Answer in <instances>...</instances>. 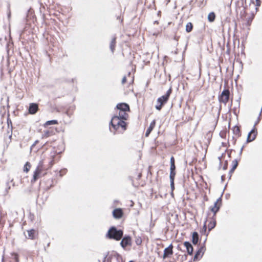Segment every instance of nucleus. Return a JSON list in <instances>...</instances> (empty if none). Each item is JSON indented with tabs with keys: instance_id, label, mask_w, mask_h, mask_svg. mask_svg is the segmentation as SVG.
Listing matches in <instances>:
<instances>
[{
	"instance_id": "1",
	"label": "nucleus",
	"mask_w": 262,
	"mask_h": 262,
	"mask_svg": "<svg viewBox=\"0 0 262 262\" xmlns=\"http://www.w3.org/2000/svg\"><path fill=\"white\" fill-rule=\"evenodd\" d=\"M110 124L114 130V134H116V132L122 133L126 129V124L125 121L119 119L117 116H114L112 118Z\"/></svg>"
},
{
	"instance_id": "2",
	"label": "nucleus",
	"mask_w": 262,
	"mask_h": 262,
	"mask_svg": "<svg viewBox=\"0 0 262 262\" xmlns=\"http://www.w3.org/2000/svg\"><path fill=\"white\" fill-rule=\"evenodd\" d=\"M123 235V232L122 230H117L115 227H112L108 231L106 236L110 239L119 241L122 238Z\"/></svg>"
},
{
	"instance_id": "3",
	"label": "nucleus",
	"mask_w": 262,
	"mask_h": 262,
	"mask_svg": "<svg viewBox=\"0 0 262 262\" xmlns=\"http://www.w3.org/2000/svg\"><path fill=\"white\" fill-rule=\"evenodd\" d=\"M171 89L170 88L167 92L165 95L159 97L157 101V104L156 105V108L158 110H161L162 106L166 103L171 93Z\"/></svg>"
},
{
	"instance_id": "4",
	"label": "nucleus",
	"mask_w": 262,
	"mask_h": 262,
	"mask_svg": "<svg viewBox=\"0 0 262 262\" xmlns=\"http://www.w3.org/2000/svg\"><path fill=\"white\" fill-rule=\"evenodd\" d=\"M230 92L229 90H224L219 97L220 102L226 104L229 99Z\"/></svg>"
},
{
	"instance_id": "5",
	"label": "nucleus",
	"mask_w": 262,
	"mask_h": 262,
	"mask_svg": "<svg viewBox=\"0 0 262 262\" xmlns=\"http://www.w3.org/2000/svg\"><path fill=\"white\" fill-rule=\"evenodd\" d=\"M42 169V162H40L38 165L36 167L35 171L34 172V174L33 176V179L31 181V182H35L37 179L39 178L40 174L41 173Z\"/></svg>"
},
{
	"instance_id": "6",
	"label": "nucleus",
	"mask_w": 262,
	"mask_h": 262,
	"mask_svg": "<svg viewBox=\"0 0 262 262\" xmlns=\"http://www.w3.org/2000/svg\"><path fill=\"white\" fill-rule=\"evenodd\" d=\"M205 250L206 248L204 246H201L195 254L193 260L194 261L199 260L202 257Z\"/></svg>"
},
{
	"instance_id": "7",
	"label": "nucleus",
	"mask_w": 262,
	"mask_h": 262,
	"mask_svg": "<svg viewBox=\"0 0 262 262\" xmlns=\"http://www.w3.org/2000/svg\"><path fill=\"white\" fill-rule=\"evenodd\" d=\"M131 245L132 239L129 236L124 237L120 242V245L123 249H125L128 246H131Z\"/></svg>"
},
{
	"instance_id": "8",
	"label": "nucleus",
	"mask_w": 262,
	"mask_h": 262,
	"mask_svg": "<svg viewBox=\"0 0 262 262\" xmlns=\"http://www.w3.org/2000/svg\"><path fill=\"white\" fill-rule=\"evenodd\" d=\"M257 132L255 129V128H253L249 133L247 141L248 142H251L253 141L256 136Z\"/></svg>"
},
{
	"instance_id": "9",
	"label": "nucleus",
	"mask_w": 262,
	"mask_h": 262,
	"mask_svg": "<svg viewBox=\"0 0 262 262\" xmlns=\"http://www.w3.org/2000/svg\"><path fill=\"white\" fill-rule=\"evenodd\" d=\"M173 246L172 244H170L168 247L165 248L164 250V254L163 255V258L164 259L166 257H168L169 255L172 254Z\"/></svg>"
},
{
	"instance_id": "10",
	"label": "nucleus",
	"mask_w": 262,
	"mask_h": 262,
	"mask_svg": "<svg viewBox=\"0 0 262 262\" xmlns=\"http://www.w3.org/2000/svg\"><path fill=\"white\" fill-rule=\"evenodd\" d=\"M38 109L37 104L34 103H30L29 107V113L30 114H35L37 112Z\"/></svg>"
},
{
	"instance_id": "11",
	"label": "nucleus",
	"mask_w": 262,
	"mask_h": 262,
	"mask_svg": "<svg viewBox=\"0 0 262 262\" xmlns=\"http://www.w3.org/2000/svg\"><path fill=\"white\" fill-rule=\"evenodd\" d=\"M116 107L119 111L127 112L129 110V105L125 103H119Z\"/></svg>"
},
{
	"instance_id": "12",
	"label": "nucleus",
	"mask_w": 262,
	"mask_h": 262,
	"mask_svg": "<svg viewBox=\"0 0 262 262\" xmlns=\"http://www.w3.org/2000/svg\"><path fill=\"white\" fill-rule=\"evenodd\" d=\"M113 214L115 219H120L122 216L123 212L121 209L117 208L114 210Z\"/></svg>"
},
{
	"instance_id": "13",
	"label": "nucleus",
	"mask_w": 262,
	"mask_h": 262,
	"mask_svg": "<svg viewBox=\"0 0 262 262\" xmlns=\"http://www.w3.org/2000/svg\"><path fill=\"white\" fill-rule=\"evenodd\" d=\"M184 245L187 249V253L189 255H192L193 253V248L191 244L188 242H185Z\"/></svg>"
},
{
	"instance_id": "14",
	"label": "nucleus",
	"mask_w": 262,
	"mask_h": 262,
	"mask_svg": "<svg viewBox=\"0 0 262 262\" xmlns=\"http://www.w3.org/2000/svg\"><path fill=\"white\" fill-rule=\"evenodd\" d=\"M156 124V121L155 120H153L150 124L149 126L147 129L146 133H145V136L148 137L153 128H154Z\"/></svg>"
},
{
	"instance_id": "15",
	"label": "nucleus",
	"mask_w": 262,
	"mask_h": 262,
	"mask_svg": "<svg viewBox=\"0 0 262 262\" xmlns=\"http://www.w3.org/2000/svg\"><path fill=\"white\" fill-rule=\"evenodd\" d=\"M126 112L119 111L118 115L116 116L118 117L120 120L123 121L124 120H126L128 117V115Z\"/></svg>"
},
{
	"instance_id": "16",
	"label": "nucleus",
	"mask_w": 262,
	"mask_h": 262,
	"mask_svg": "<svg viewBox=\"0 0 262 262\" xmlns=\"http://www.w3.org/2000/svg\"><path fill=\"white\" fill-rule=\"evenodd\" d=\"M192 242L194 245H196L199 241V235L196 232H194L192 236Z\"/></svg>"
},
{
	"instance_id": "17",
	"label": "nucleus",
	"mask_w": 262,
	"mask_h": 262,
	"mask_svg": "<svg viewBox=\"0 0 262 262\" xmlns=\"http://www.w3.org/2000/svg\"><path fill=\"white\" fill-rule=\"evenodd\" d=\"M28 236L27 237L29 239H33L34 238L35 230L31 229L27 230Z\"/></svg>"
},
{
	"instance_id": "18",
	"label": "nucleus",
	"mask_w": 262,
	"mask_h": 262,
	"mask_svg": "<svg viewBox=\"0 0 262 262\" xmlns=\"http://www.w3.org/2000/svg\"><path fill=\"white\" fill-rule=\"evenodd\" d=\"M232 168L230 170V173L233 172L234 171V170L236 169V168L237 167V166L238 165L237 160L236 159L232 161Z\"/></svg>"
},
{
	"instance_id": "19",
	"label": "nucleus",
	"mask_w": 262,
	"mask_h": 262,
	"mask_svg": "<svg viewBox=\"0 0 262 262\" xmlns=\"http://www.w3.org/2000/svg\"><path fill=\"white\" fill-rule=\"evenodd\" d=\"M215 225H216V222L214 220H212L211 221H210L208 225L209 231H210L211 230H212L213 228H214L215 226Z\"/></svg>"
},
{
	"instance_id": "20",
	"label": "nucleus",
	"mask_w": 262,
	"mask_h": 262,
	"mask_svg": "<svg viewBox=\"0 0 262 262\" xmlns=\"http://www.w3.org/2000/svg\"><path fill=\"white\" fill-rule=\"evenodd\" d=\"M220 205L214 203L213 206L211 208V210L214 213V215L219 211L220 207Z\"/></svg>"
},
{
	"instance_id": "21",
	"label": "nucleus",
	"mask_w": 262,
	"mask_h": 262,
	"mask_svg": "<svg viewBox=\"0 0 262 262\" xmlns=\"http://www.w3.org/2000/svg\"><path fill=\"white\" fill-rule=\"evenodd\" d=\"M215 15L214 12H210L208 15V19L210 22H212L214 20Z\"/></svg>"
},
{
	"instance_id": "22",
	"label": "nucleus",
	"mask_w": 262,
	"mask_h": 262,
	"mask_svg": "<svg viewBox=\"0 0 262 262\" xmlns=\"http://www.w3.org/2000/svg\"><path fill=\"white\" fill-rule=\"evenodd\" d=\"M115 43H116V38L114 37L112 39L111 42L110 43V49L113 53L114 52V51L115 50Z\"/></svg>"
},
{
	"instance_id": "23",
	"label": "nucleus",
	"mask_w": 262,
	"mask_h": 262,
	"mask_svg": "<svg viewBox=\"0 0 262 262\" xmlns=\"http://www.w3.org/2000/svg\"><path fill=\"white\" fill-rule=\"evenodd\" d=\"M193 26L191 23H188L186 26V31L187 32H190L192 31Z\"/></svg>"
},
{
	"instance_id": "24",
	"label": "nucleus",
	"mask_w": 262,
	"mask_h": 262,
	"mask_svg": "<svg viewBox=\"0 0 262 262\" xmlns=\"http://www.w3.org/2000/svg\"><path fill=\"white\" fill-rule=\"evenodd\" d=\"M58 123V121L56 120H50V121H48L46 122L45 125V126H47V125H52V124H57Z\"/></svg>"
},
{
	"instance_id": "25",
	"label": "nucleus",
	"mask_w": 262,
	"mask_h": 262,
	"mask_svg": "<svg viewBox=\"0 0 262 262\" xmlns=\"http://www.w3.org/2000/svg\"><path fill=\"white\" fill-rule=\"evenodd\" d=\"M30 167L31 166L30 163L29 162H27L24 166V171L27 172L29 170Z\"/></svg>"
},
{
	"instance_id": "26",
	"label": "nucleus",
	"mask_w": 262,
	"mask_h": 262,
	"mask_svg": "<svg viewBox=\"0 0 262 262\" xmlns=\"http://www.w3.org/2000/svg\"><path fill=\"white\" fill-rule=\"evenodd\" d=\"M51 135V132L49 130H46L42 135V138H47Z\"/></svg>"
},
{
	"instance_id": "27",
	"label": "nucleus",
	"mask_w": 262,
	"mask_h": 262,
	"mask_svg": "<svg viewBox=\"0 0 262 262\" xmlns=\"http://www.w3.org/2000/svg\"><path fill=\"white\" fill-rule=\"evenodd\" d=\"M175 176H176L175 171H170V176H169L170 180H174Z\"/></svg>"
},
{
	"instance_id": "28",
	"label": "nucleus",
	"mask_w": 262,
	"mask_h": 262,
	"mask_svg": "<svg viewBox=\"0 0 262 262\" xmlns=\"http://www.w3.org/2000/svg\"><path fill=\"white\" fill-rule=\"evenodd\" d=\"M233 131L234 134L235 135H238L239 133V129L237 126H235Z\"/></svg>"
},
{
	"instance_id": "29",
	"label": "nucleus",
	"mask_w": 262,
	"mask_h": 262,
	"mask_svg": "<svg viewBox=\"0 0 262 262\" xmlns=\"http://www.w3.org/2000/svg\"><path fill=\"white\" fill-rule=\"evenodd\" d=\"M206 230H207V226H206V223H205L204 226H203V229L201 231V232L202 233H204V234H205L206 233Z\"/></svg>"
},
{
	"instance_id": "30",
	"label": "nucleus",
	"mask_w": 262,
	"mask_h": 262,
	"mask_svg": "<svg viewBox=\"0 0 262 262\" xmlns=\"http://www.w3.org/2000/svg\"><path fill=\"white\" fill-rule=\"evenodd\" d=\"M176 166L174 164H171L170 165V171H175Z\"/></svg>"
},
{
	"instance_id": "31",
	"label": "nucleus",
	"mask_w": 262,
	"mask_h": 262,
	"mask_svg": "<svg viewBox=\"0 0 262 262\" xmlns=\"http://www.w3.org/2000/svg\"><path fill=\"white\" fill-rule=\"evenodd\" d=\"M170 187L172 190L174 189V180H170Z\"/></svg>"
},
{
	"instance_id": "32",
	"label": "nucleus",
	"mask_w": 262,
	"mask_h": 262,
	"mask_svg": "<svg viewBox=\"0 0 262 262\" xmlns=\"http://www.w3.org/2000/svg\"><path fill=\"white\" fill-rule=\"evenodd\" d=\"M256 7H259L260 6L261 2L260 0H256Z\"/></svg>"
},
{
	"instance_id": "33",
	"label": "nucleus",
	"mask_w": 262,
	"mask_h": 262,
	"mask_svg": "<svg viewBox=\"0 0 262 262\" xmlns=\"http://www.w3.org/2000/svg\"><path fill=\"white\" fill-rule=\"evenodd\" d=\"M126 76H124L122 78L121 83L122 84H124L126 82Z\"/></svg>"
},
{
	"instance_id": "34",
	"label": "nucleus",
	"mask_w": 262,
	"mask_h": 262,
	"mask_svg": "<svg viewBox=\"0 0 262 262\" xmlns=\"http://www.w3.org/2000/svg\"><path fill=\"white\" fill-rule=\"evenodd\" d=\"M174 164V159L173 157H171L170 158V165Z\"/></svg>"
},
{
	"instance_id": "35",
	"label": "nucleus",
	"mask_w": 262,
	"mask_h": 262,
	"mask_svg": "<svg viewBox=\"0 0 262 262\" xmlns=\"http://www.w3.org/2000/svg\"><path fill=\"white\" fill-rule=\"evenodd\" d=\"M221 201H222L221 198H219V199H217L216 200V201H215V202L214 203L218 205V203H221Z\"/></svg>"
},
{
	"instance_id": "36",
	"label": "nucleus",
	"mask_w": 262,
	"mask_h": 262,
	"mask_svg": "<svg viewBox=\"0 0 262 262\" xmlns=\"http://www.w3.org/2000/svg\"><path fill=\"white\" fill-rule=\"evenodd\" d=\"M259 120H260V118H259V117L258 118V119H257V121H256V122L255 123V124H254V127H255V125H256V124L259 122Z\"/></svg>"
},
{
	"instance_id": "37",
	"label": "nucleus",
	"mask_w": 262,
	"mask_h": 262,
	"mask_svg": "<svg viewBox=\"0 0 262 262\" xmlns=\"http://www.w3.org/2000/svg\"><path fill=\"white\" fill-rule=\"evenodd\" d=\"M37 142H38V141H37H37H36L35 142V143L32 145V147H33V146H35V145L36 144V143H37Z\"/></svg>"
},
{
	"instance_id": "38",
	"label": "nucleus",
	"mask_w": 262,
	"mask_h": 262,
	"mask_svg": "<svg viewBox=\"0 0 262 262\" xmlns=\"http://www.w3.org/2000/svg\"><path fill=\"white\" fill-rule=\"evenodd\" d=\"M141 241H137V242H136V243H137V245H139V244H141Z\"/></svg>"
},
{
	"instance_id": "39",
	"label": "nucleus",
	"mask_w": 262,
	"mask_h": 262,
	"mask_svg": "<svg viewBox=\"0 0 262 262\" xmlns=\"http://www.w3.org/2000/svg\"><path fill=\"white\" fill-rule=\"evenodd\" d=\"M227 167V164L226 163V165L224 166V169H226Z\"/></svg>"
},
{
	"instance_id": "40",
	"label": "nucleus",
	"mask_w": 262,
	"mask_h": 262,
	"mask_svg": "<svg viewBox=\"0 0 262 262\" xmlns=\"http://www.w3.org/2000/svg\"><path fill=\"white\" fill-rule=\"evenodd\" d=\"M242 150H243V147L241 148V149L240 150V152L242 153Z\"/></svg>"
},
{
	"instance_id": "41",
	"label": "nucleus",
	"mask_w": 262,
	"mask_h": 262,
	"mask_svg": "<svg viewBox=\"0 0 262 262\" xmlns=\"http://www.w3.org/2000/svg\"><path fill=\"white\" fill-rule=\"evenodd\" d=\"M129 262H134V261L131 260V261H129Z\"/></svg>"
}]
</instances>
